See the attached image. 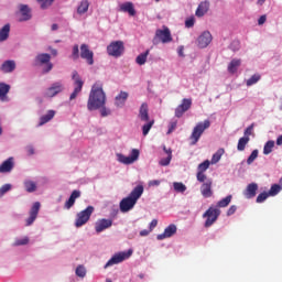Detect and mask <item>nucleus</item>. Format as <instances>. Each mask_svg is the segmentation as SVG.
<instances>
[{
	"label": "nucleus",
	"mask_w": 282,
	"mask_h": 282,
	"mask_svg": "<svg viewBox=\"0 0 282 282\" xmlns=\"http://www.w3.org/2000/svg\"><path fill=\"white\" fill-rule=\"evenodd\" d=\"M73 58H80V50L78 48V44L73 46Z\"/></svg>",
	"instance_id": "53"
},
{
	"label": "nucleus",
	"mask_w": 282,
	"mask_h": 282,
	"mask_svg": "<svg viewBox=\"0 0 282 282\" xmlns=\"http://www.w3.org/2000/svg\"><path fill=\"white\" fill-rule=\"evenodd\" d=\"M79 56L87 63V65H94V51L89 50V45H80Z\"/></svg>",
	"instance_id": "15"
},
{
	"label": "nucleus",
	"mask_w": 282,
	"mask_h": 282,
	"mask_svg": "<svg viewBox=\"0 0 282 282\" xmlns=\"http://www.w3.org/2000/svg\"><path fill=\"white\" fill-rule=\"evenodd\" d=\"M265 21H267V17H265V15H261V17L259 18V20H258V24H259V25H263V23H265Z\"/></svg>",
	"instance_id": "61"
},
{
	"label": "nucleus",
	"mask_w": 282,
	"mask_h": 282,
	"mask_svg": "<svg viewBox=\"0 0 282 282\" xmlns=\"http://www.w3.org/2000/svg\"><path fill=\"white\" fill-rule=\"evenodd\" d=\"M257 158H259V150H253L251 152V154L249 155V158L247 159V164H252V162H254V160H257Z\"/></svg>",
	"instance_id": "47"
},
{
	"label": "nucleus",
	"mask_w": 282,
	"mask_h": 282,
	"mask_svg": "<svg viewBox=\"0 0 282 282\" xmlns=\"http://www.w3.org/2000/svg\"><path fill=\"white\" fill-rule=\"evenodd\" d=\"M18 14L21 22L30 21V19H32V9H30L28 4H19Z\"/></svg>",
	"instance_id": "16"
},
{
	"label": "nucleus",
	"mask_w": 282,
	"mask_h": 282,
	"mask_svg": "<svg viewBox=\"0 0 282 282\" xmlns=\"http://www.w3.org/2000/svg\"><path fill=\"white\" fill-rule=\"evenodd\" d=\"M64 208H66V210H69V208H72V196H69V198L65 203Z\"/></svg>",
	"instance_id": "59"
},
{
	"label": "nucleus",
	"mask_w": 282,
	"mask_h": 282,
	"mask_svg": "<svg viewBox=\"0 0 282 282\" xmlns=\"http://www.w3.org/2000/svg\"><path fill=\"white\" fill-rule=\"evenodd\" d=\"M22 184L25 193H36V191H39V184L36 183V181L30 177L24 178Z\"/></svg>",
	"instance_id": "22"
},
{
	"label": "nucleus",
	"mask_w": 282,
	"mask_h": 282,
	"mask_svg": "<svg viewBox=\"0 0 282 282\" xmlns=\"http://www.w3.org/2000/svg\"><path fill=\"white\" fill-rule=\"evenodd\" d=\"M193 107V99L184 98L182 102L175 108V118H182L188 109Z\"/></svg>",
	"instance_id": "13"
},
{
	"label": "nucleus",
	"mask_w": 282,
	"mask_h": 282,
	"mask_svg": "<svg viewBox=\"0 0 282 282\" xmlns=\"http://www.w3.org/2000/svg\"><path fill=\"white\" fill-rule=\"evenodd\" d=\"M133 254L132 250H128L124 252H118L116 253L108 262L105 264V270L107 268H111V265H118V263H122V261H126V259H129Z\"/></svg>",
	"instance_id": "10"
},
{
	"label": "nucleus",
	"mask_w": 282,
	"mask_h": 282,
	"mask_svg": "<svg viewBox=\"0 0 282 282\" xmlns=\"http://www.w3.org/2000/svg\"><path fill=\"white\" fill-rule=\"evenodd\" d=\"M261 80V75L254 74L247 80V87H252V85H257L258 82Z\"/></svg>",
	"instance_id": "42"
},
{
	"label": "nucleus",
	"mask_w": 282,
	"mask_h": 282,
	"mask_svg": "<svg viewBox=\"0 0 282 282\" xmlns=\"http://www.w3.org/2000/svg\"><path fill=\"white\" fill-rule=\"evenodd\" d=\"M56 116V110H47L44 115H42L39 119L37 127H44L47 122H52L54 117Z\"/></svg>",
	"instance_id": "20"
},
{
	"label": "nucleus",
	"mask_w": 282,
	"mask_h": 282,
	"mask_svg": "<svg viewBox=\"0 0 282 282\" xmlns=\"http://www.w3.org/2000/svg\"><path fill=\"white\" fill-rule=\"evenodd\" d=\"M213 42V35L208 31H204L197 39L198 47L204 50L207 45Z\"/></svg>",
	"instance_id": "17"
},
{
	"label": "nucleus",
	"mask_w": 282,
	"mask_h": 282,
	"mask_svg": "<svg viewBox=\"0 0 282 282\" xmlns=\"http://www.w3.org/2000/svg\"><path fill=\"white\" fill-rule=\"evenodd\" d=\"M41 210V203L35 202L32 204L30 210H29V217L25 218L24 224L26 227L32 226L36 219L39 218V213Z\"/></svg>",
	"instance_id": "11"
},
{
	"label": "nucleus",
	"mask_w": 282,
	"mask_h": 282,
	"mask_svg": "<svg viewBox=\"0 0 282 282\" xmlns=\"http://www.w3.org/2000/svg\"><path fill=\"white\" fill-rule=\"evenodd\" d=\"M195 25V18H189L185 21V28H193Z\"/></svg>",
	"instance_id": "56"
},
{
	"label": "nucleus",
	"mask_w": 282,
	"mask_h": 282,
	"mask_svg": "<svg viewBox=\"0 0 282 282\" xmlns=\"http://www.w3.org/2000/svg\"><path fill=\"white\" fill-rule=\"evenodd\" d=\"M78 197H80V191L75 189L72 192V206H74V204H76V199H78Z\"/></svg>",
	"instance_id": "51"
},
{
	"label": "nucleus",
	"mask_w": 282,
	"mask_h": 282,
	"mask_svg": "<svg viewBox=\"0 0 282 282\" xmlns=\"http://www.w3.org/2000/svg\"><path fill=\"white\" fill-rule=\"evenodd\" d=\"M107 52L109 56H115V58H119V56H122V54H124V42L122 41L111 42L107 46Z\"/></svg>",
	"instance_id": "8"
},
{
	"label": "nucleus",
	"mask_w": 282,
	"mask_h": 282,
	"mask_svg": "<svg viewBox=\"0 0 282 282\" xmlns=\"http://www.w3.org/2000/svg\"><path fill=\"white\" fill-rule=\"evenodd\" d=\"M221 215V210L217 208L209 207L204 214L203 217L207 218L205 221V228H210L217 219H219V216Z\"/></svg>",
	"instance_id": "9"
},
{
	"label": "nucleus",
	"mask_w": 282,
	"mask_h": 282,
	"mask_svg": "<svg viewBox=\"0 0 282 282\" xmlns=\"http://www.w3.org/2000/svg\"><path fill=\"white\" fill-rule=\"evenodd\" d=\"M173 188L176 193H186V185L182 182H174Z\"/></svg>",
	"instance_id": "40"
},
{
	"label": "nucleus",
	"mask_w": 282,
	"mask_h": 282,
	"mask_svg": "<svg viewBox=\"0 0 282 282\" xmlns=\"http://www.w3.org/2000/svg\"><path fill=\"white\" fill-rule=\"evenodd\" d=\"M121 12H128L130 17H135V8H133V2H124L120 4Z\"/></svg>",
	"instance_id": "31"
},
{
	"label": "nucleus",
	"mask_w": 282,
	"mask_h": 282,
	"mask_svg": "<svg viewBox=\"0 0 282 282\" xmlns=\"http://www.w3.org/2000/svg\"><path fill=\"white\" fill-rule=\"evenodd\" d=\"M73 80H75L74 83V91L72 93V100H74V98H76V96H78V94H80V91H83V86L85 85V82H83V79H80V77L78 76V73L73 74Z\"/></svg>",
	"instance_id": "18"
},
{
	"label": "nucleus",
	"mask_w": 282,
	"mask_h": 282,
	"mask_svg": "<svg viewBox=\"0 0 282 282\" xmlns=\"http://www.w3.org/2000/svg\"><path fill=\"white\" fill-rule=\"evenodd\" d=\"M173 41V36L171 35V30L169 26H163V29H159L155 31V35L152 40L153 45H159V43H171Z\"/></svg>",
	"instance_id": "5"
},
{
	"label": "nucleus",
	"mask_w": 282,
	"mask_h": 282,
	"mask_svg": "<svg viewBox=\"0 0 282 282\" xmlns=\"http://www.w3.org/2000/svg\"><path fill=\"white\" fill-rule=\"evenodd\" d=\"M208 10H210V2L208 0L200 2L196 9V17H204V14L208 12Z\"/></svg>",
	"instance_id": "28"
},
{
	"label": "nucleus",
	"mask_w": 282,
	"mask_h": 282,
	"mask_svg": "<svg viewBox=\"0 0 282 282\" xmlns=\"http://www.w3.org/2000/svg\"><path fill=\"white\" fill-rule=\"evenodd\" d=\"M241 66V59H232L228 65L229 74H236L237 69Z\"/></svg>",
	"instance_id": "33"
},
{
	"label": "nucleus",
	"mask_w": 282,
	"mask_h": 282,
	"mask_svg": "<svg viewBox=\"0 0 282 282\" xmlns=\"http://www.w3.org/2000/svg\"><path fill=\"white\" fill-rule=\"evenodd\" d=\"M10 191H12V184H4L0 187V195L3 197V195Z\"/></svg>",
	"instance_id": "48"
},
{
	"label": "nucleus",
	"mask_w": 282,
	"mask_h": 282,
	"mask_svg": "<svg viewBox=\"0 0 282 282\" xmlns=\"http://www.w3.org/2000/svg\"><path fill=\"white\" fill-rule=\"evenodd\" d=\"M28 243H30V237L22 236L14 239L13 247L19 248L20 246H28Z\"/></svg>",
	"instance_id": "32"
},
{
	"label": "nucleus",
	"mask_w": 282,
	"mask_h": 282,
	"mask_svg": "<svg viewBox=\"0 0 282 282\" xmlns=\"http://www.w3.org/2000/svg\"><path fill=\"white\" fill-rule=\"evenodd\" d=\"M128 98H129V93L121 90L119 95L116 96L115 98L116 107L122 108L126 105Z\"/></svg>",
	"instance_id": "29"
},
{
	"label": "nucleus",
	"mask_w": 282,
	"mask_h": 282,
	"mask_svg": "<svg viewBox=\"0 0 282 282\" xmlns=\"http://www.w3.org/2000/svg\"><path fill=\"white\" fill-rule=\"evenodd\" d=\"M210 167V161L205 160L203 163L198 165V173H204L205 171H208Z\"/></svg>",
	"instance_id": "46"
},
{
	"label": "nucleus",
	"mask_w": 282,
	"mask_h": 282,
	"mask_svg": "<svg viewBox=\"0 0 282 282\" xmlns=\"http://www.w3.org/2000/svg\"><path fill=\"white\" fill-rule=\"evenodd\" d=\"M196 178L198 182H200L203 184L206 183V180H208L206 174H204V172H197Z\"/></svg>",
	"instance_id": "52"
},
{
	"label": "nucleus",
	"mask_w": 282,
	"mask_h": 282,
	"mask_svg": "<svg viewBox=\"0 0 282 282\" xmlns=\"http://www.w3.org/2000/svg\"><path fill=\"white\" fill-rule=\"evenodd\" d=\"M89 10V1L82 0L77 7V14H85Z\"/></svg>",
	"instance_id": "35"
},
{
	"label": "nucleus",
	"mask_w": 282,
	"mask_h": 282,
	"mask_svg": "<svg viewBox=\"0 0 282 282\" xmlns=\"http://www.w3.org/2000/svg\"><path fill=\"white\" fill-rule=\"evenodd\" d=\"M139 118L142 122H147L142 127V133L143 135H149V131L153 128V124H155V120L149 121V105L147 102H143L139 110Z\"/></svg>",
	"instance_id": "4"
},
{
	"label": "nucleus",
	"mask_w": 282,
	"mask_h": 282,
	"mask_svg": "<svg viewBox=\"0 0 282 282\" xmlns=\"http://www.w3.org/2000/svg\"><path fill=\"white\" fill-rule=\"evenodd\" d=\"M225 151L224 149H219L216 153H214L212 158V164H217L219 160H221V155H224Z\"/></svg>",
	"instance_id": "44"
},
{
	"label": "nucleus",
	"mask_w": 282,
	"mask_h": 282,
	"mask_svg": "<svg viewBox=\"0 0 282 282\" xmlns=\"http://www.w3.org/2000/svg\"><path fill=\"white\" fill-rule=\"evenodd\" d=\"M282 191L281 185L279 184H273L271 185V188L269 189V197H276L279 195V192Z\"/></svg>",
	"instance_id": "39"
},
{
	"label": "nucleus",
	"mask_w": 282,
	"mask_h": 282,
	"mask_svg": "<svg viewBox=\"0 0 282 282\" xmlns=\"http://www.w3.org/2000/svg\"><path fill=\"white\" fill-rule=\"evenodd\" d=\"M75 274L76 276H78L79 279H85V276H87V268H85V265L79 264L76 269H75Z\"/></svg>",
	"instance_id": "37"
},
{
	"label": "nucleus",
	"mask_w": 282,
	"mask_h": 282,
	"mask_svg": "<svg viewBox=\"0 0 282 282\" xmlns=\"http://www.w3.org/2000/svg\"><path fill=\"white\" fill-rule=\"evenodd\" d=\"M200 193L205 198L213 197V180L208 178L202 184Z\"/></svg>",
	"instance_id": "23"
},
{
	"label": "nucleus",
	"mask_w": 282,
	"mask_h": 282,
	"mask_svg": "<svg viewBox=\"0 0 282 282\" xmlns=\"http://www.w3.org/2000/svg\"><path fill=\"white\" fill-rule=\"evenodd\" d=\"M171 160H173V155H167L165 159H161L159 164L161 166H169V164H171Z\"/></svg>",
	"instance_id": "50"
},
{
	"label": "nucleus",
	"mask_w": 282,
	"mask_h": 282,
	"mask_svg": "<svg viewBox=\"0 0 282 282\" xmlns=\"http://www.w3.org/2000/svg\"><path fill=\"white\" fill-rule=\"evenodd\" d=\"M14 69H17V62H14V59H7L0 66V70L3 74H12Z\"/></svg>",
	"instance_id": "26"
},
{
	"label": "nucleus",
	"mask_w": 282,
	"mask_h": 282,
	"mask_svg": "<svg viewBox=\"0 0 282 282\" xmlns=\"http://www.w3.org/2000/svg\"><path fill=\"white\" fill-rule=\"evenodd\" d=\"M14 170V156L8 158L0 164V173H12Z\"/></svg>",
	"instance_id": "21"
},
{
	"label": "nucleus",
	"mask_w": 282,
	"mask_h": 282,
	"mask_svg": "<svg viewBox=\"0 0 282 282\" xmlns=\"http://www.w3.org/2000/svg\"><path fill=\"white\" fill-rule=\"evenodd\" d=\"M26 153H28V155H34V153H36V151L34 150V147L28 145Z\"/></svg>",
	"instance_id": "57"
},
{
	"label": "nucleus",
	"mask_w": 282,
	"mask_h": 282,
	"mask_svg": "<svg viewBox=\"0 0 282 282\" xmlns=\"http://www.w3.org/2000/svg\"><path fill=\"white\" fill-rule=\"evenodd\" d=\"M117 158L118 162L121 164H133V162L138 161V158H140V150L133 149L130 156H126L124 154H117Z\"/></svg>",
	"instance_id": "14"
},
{
	"label": "nucleus",
	"mask_w": 282,
	"mask_h": 282,
	"mask_svg": "<svg viewBox=\"0 0 282 282\" xmlns=\"http://www.w3.org/2000/svg\"><path fill=\"white\" fill-rule=\"evenodd\" d=\"M257 191H259V184L250 183L243 191V196L246 199H252L253 197H257Z\"/></svg>",
	"instance_id": "25"
},
{
	"label": "nucleus",
	"mask_w": 282,
	"mask_h": 282,
	"mask_svg": "<svg viewBox=\"0 0 282 282\" xmlns=\"http://www.w3.org/2000/svg\"><path fill=\"white\" fill-rule=\"evenodd\" d=\"M230 202H232V195H228L225 198L220 199L217 203V208H226L230 205Z\"/></svg>",
	"instance_id": "36"
},
{
	"label": "nucleus",
	"mask_w": 282,
	"mask_h": 282,
	"mask_svg": "<svg viewBox=\"0 0 282 282\" xmlns=\"http://www.w3.org/2000/svg\"><path fill=\"white\" fill-rule=\"evenodd\" d=\"M161 182L160 180H152L149 182V186H160Z\"/></svg>",
	"instance_id": "58"
},
{
	"label": "nucleus",
	"mask_w": 282,
	"mask_h": 282,
	"mask_svg": "<svg viewBox=\"0 0 282 282\" xmlns=\"http://www.w3.org/2000/svg\"><path fill=\"white\" fill-rule=\"evenodd\" d=\"M272 149H274V141L270 140L264 144L263 155H270V153H272Z\"/></svg>",
	"instance_id": "41"
},
{
	"label": "nucleus",
	"mask_w": 282,
	"mask_h": 282,
	"mask_svg": "<svg viewBox=\"0 0 282 282\" xmlns=\"http://www.w3.org/2000/svg\"><path fill=\"white\" fill-rule=\"evenodd\" d=\"M143 193H144V185L142 184L137 185L131 191L128 197L121 199L119 204V208L121 213H129V210H132L135 204H138V199L142 197Z\"/></svg>",
	"instance_id": "2"
},
{
	"label": "nucleus",
	"mask_w": 282,
	"mask_h": 282,
	"mask_svg": "<svg viewBox=\"0 0 282 282\" xmlns=\"http://www.w3.org/2000/svg\"><path fill=\"white\" fill-rule=\"evenodd\" d=\"M10 30H11L10 23L4 24L0 29V43H6V41L10 39Z\"/></svg>",
	"instance_id": "30"
},
{
	"label": "nucleus",
	"mask_w": 282,
	"mask_h": 282,
	"mask_svg": "<svg viewBox=\"0 0 282 282\" xmlns=\"http://www.w3.org/2000/svg\"><path fill=\"white\" fill-rule=\"evenodd\" d=\"M158 227V219H153L151 223H150V230L152 231L153 228H156Z\"/></svg>",
	"instance_id": "60"
},
{
	"label": "nucleus",
	"mask_w": 282,
	"mask_h": 282,
	"mask_svg": "<svg viewBox=\"0 0 282 282\" xmlns=\"http://www.w3.org/2000/svg\"><path fill=\"white\" fill-rule=\"evenodd\" d=\"M235 213H237V205H231L227 210V217L235 215Z\"/></svg>",
	"instance_id": "54"
},
{
	"label": "nucleus",
	"mask_w": 282,
	"mask_h": 282,
	"mask_svg": "<svg viewBox=\"0 0 282 282\" xmlns=\"http://www.w3.org/2000/svg\"><path fill=\"white\" fill-rule=\"evenodd\" d=\"M107 102V95H105V90H102V84L96 83L90 90L87 109L88 111H96L97 109H101L100 113L102 118L109 116L111 113L110 110L105 108V104Z\"/></svg>",
	"instance_id": "1"
},
{
	"label": "nucleus",
	"mask_w": 282,
	"mask_h": 282,
	"mask_svg": "<svg viewBox=\"0 0 282 282\" xmlns=\"http://www.w3.org/2000/svg\"><path fill=\"white\" fill-rule=\"evenodd\" d=\"M248 142H250L249 137H242L238 140L237 151H246V147H248Z\"/></svg>",
	"instance_id": "34"
},
{
	"label": "nucleus",
	"mask_w": 282,
	"mask_h": 282,
	"mask_svg": "<svg viewBox=\"0 0 282 282\" xmlns=\"http://www.w3.org/2000/svg\"><path fill=\"white\" fill-rule=\"evenodd\" d=\"M151 232V229L147 230V229H143L140 231V237H148V235Z\"/></svg>",
	"instance_id": "62"
},
{
	"label": "nucleus",
	"mask_w": 282,
	"mask_h": 282,
	"mask_svg": "<svg viewBox=\"0 0 282 282\" xmlns=\"http://www.w3.org/2000/svg\"><path fill=\"white\" fill-rule=\"evenodd\" d=\"M275 144L278 147H282V134L280 137H278L276 141H275Z\"/></svg>",
	"instance_id": "64"
},
{
	"label": "nucleus",
	"mask_w": 282,
	"mask_h": 282,
	"mask_svg": "<svg viewBox=\"0 0 282 282\" xmlns=\"http://www.w3.org/2000/svg\"><path fill=\"white\" fill-rule=\"evenodd\" d=\"M175 232H177V226L175 225H170L164 229V232L161 235L156 236V239L159 241H162L164 239H169L170 237H173V235H175Z\"/></svg>",
	"instance_id": "24"
},
{
	"label": "nucleus",
	"mask_w": 282,
	"mask_h": 282,
	"mask_svg": "<svg viewBox=\"0 0 282 282\" xmlns=\"http://www.w3.org/2000/svg\"><path fill=\"white\" fill-rule=\"evenodd\" d=\"M91 215H94V206H88L86 209L78 213L75 221L76 228L85 226V224H87L91 218Z\"/></svg>",
	"instance_id": "7"
},
{
	"label": "nucleus",
	"mask_w": 282,
	"mask_h": 282,
	"mask_svg": "<svg viewBox=\"0 0 282 282\" xmlns=\"http://www.w3.org/2000/svg\"><path fill=\"white\" fill-rule=\"evenodd\" d=\"M174 129H177V121H171V122H170V127H169V130H167V134H171V132H172Z\"/></svg>",
	"instance_id": "55"
},
{
	"label": "nucleus",
	"mask_w": 282,
	"mask_h": 282,
	"mask_svg": "<svg viewBox=\"0 0 282 282\" xmlns=\"http://www.w3.org/2000/svg\"><path fill=\"white\" fill-rule=\"evenodd\" d=\"M65 91V86L62 83H54L48 88H46L43 93L44 98H55L58 94Z\"/></svg>",
	"instance_id": "12"
},
{
	"label": "nucleus",
	"mask_w": 282,
	"mask_h": 282,
	"mask_svg": "<svg viewBox=\"0 0 282 282\" xmlns=\"http://www.w3.org/2000/svg\"><path fill=\"white\" fill-rule=\"evenodd\" d=\"M254 131V123H251L243 132V138H250L252 135V132Z\"/></svg>",
	"instance_id": "49"
},
{
	"label": "nucleus",
	"mask_w": 282,
	"mask_h": 282,
	"mask_svg": "<svg viewBox=\"0 0 282 282\" xmlns=\"http://www.w3.org/2000/svg\"><path fill=\"white\" fill-rule=\"evenodd\" d=\"M163 151L166 153V155H173V150L170 149H166V147H163Z\"/></svg>",
	"instance_id": "63"
},
{
	"label": "nucleus",
	"mask_w": 282,
	"mask_h": 282,
	"mask_svg": "<svg viewBox=\"0 0 282 282\" xmlns=\"http://www.w3.org/2000/svg\"><path fill=\"white\" fill-rule=\"evenodd\" d=\"M206 129H210V120L206 119L204 122H198L189 137L192 140V145H195L196 142H199V138H202L204 131Z\"/></svg>",
	"instance_id": "6"
},
{
	"label": "nucleus",
	"mask_w": 282,
	"mask_h": 282,
	"mask_svg": "<svg viewBox=\"0 0 282 282\" xmlns=\"http://www.w3.org/2000/svg\"><path fill=\"white\" fill-rule=\"evenodd\" d=\"M268 197H270L269 192H262L257 196V204H263V202H265V199H268Z\"/></svg>",
	"instance_id": "45"
},
{
	"label": "nucleus",
	"mask_w": 282,
	"mask_h": 282,
	"mask_svg": "<svg viewBox=\"0 0 282 282\" xmlns=\"http://www.w3.org/2000/svg\"><path fill=\"white\" fill-rule=\"evenodd\" d=\"M149 53H150V51L147 50L144 53L139 54L135 58L137 65H144V63H147V58L149 56Z\"/></svg>",
	"instance_id": "38"
},
{
	"label": "nucleus",
	"mask_w": 282,
	"mask_h": 282,
	"mask_svg": "<svg viewBox=\"0 0 282 282\" xmlns=\"http://www.w3.org/2000/svg\"><path fill=\"white\" fill-rule=\"evenodd\" d=\"M33 65L39 67L42 70V74H50L54 67L52 64V55L47 53H39L33 61Z\"/></svg>",
	"instance_id": "3"
},
{
	"label": "nucleus",
	"mask_w": 282,
	"mask_h": 282,
	"mask_svg": "<svg viewBox=\"0 0 282 282\" xmlns=\"http://www.w3.org/2000/svg\"><path fill=\"white\" fill-rule=\"evenodd\" d=\"M10 85L6 83H0V102H10Z\"/></svg>",
	"instance_id": "27"
},
{
	"label": "nucleus",
	"mask_w": 282,
	"mask_h": 282,
	"mask_svg": "<svg viewBox=\"0 0 282 282\" xmlns=\"http://www.w3.org/2000/svg\"><path fill=\"white\" fill-rule=\"evenodd\" d=\"M42 10H47L54 3V0H36Z\"/></svg>",
	"instance_id": "43"
},
{
	"label": "nucleus",
	"mask_w": 282,
	"mask_h": 282,
	"mask_svg": "<svg viewBox=\"0 0 282 282\" xmlns=\"http://www.w3.org/2000/svg\"><path fill=\"white\" fill-rule=\"evenodd\" d=\"M111 226H113V220L102 218L95 224V230L100 234L107 230V228H111Z\"/></svg>",
	"instance_id": "19"
}]
</instances>
